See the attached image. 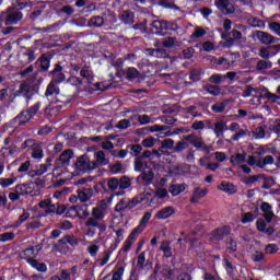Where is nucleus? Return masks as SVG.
Instances as JSON below:
<instances>
[{"instance_id":"35","label":"nucleus","mask_w":280,"mask_h":280,"mask_svg":"<svg viewBox=\"0 0 280 280\" xmlns=\"http://www.w3.org/2000/svg\"><path fill=\"white\" fill-rule=\"evenodd\" d=\"M255 220H257V210L243 213L241 217V222L243 224H248V222H254Z\"/></svg>"},{"instance_id":"61","label":"nucleus","mask_w":280,"mask_h":280,"mask_svg":"<svg viewBox=\"0 0 280 280\" xmlns=\"http://www.w3.org/2000/svg\"><path fill=\"white\" fill-rule=\"evenodd\" d=\"M167 196H170L167 194V189L161 188V187L156 188V190H155V198H159L160 200H163V199L167 198Z\"/></svg>"},{"instance_id":"12","label":"nucleus","mask_w":280,"mask_h":280,"mask_svg":"<svg viewBox=\"0 0 280 280\" xmlns=\"http://www.w3.org/2000/svg\"><path fill=\"white\" fill-rule=\"evenodd\" d=\"M80 77L82 78L81 80L85 84V88L91 86L95 80V74L93 73V69L91 66H82L80 70Z\"/></svg>"},{"instance_id":"3","label":"nucleus","mask_w":280,"mask_h":280,"mask_svg":"<svg viewBox=\"0 0 280 280\" xmlns=\"http://www.w3.org/2000/svg\"><path fill=\"white\" fill-rule=\"evenodd\" d=\"M172 277H174V269L167 265L161 267L160 264H156L149 280H172Z\"/></svg>"},{"instance_id":"23","label":"nucleus","mask_w":280,"mask_h":280,"mask_svg":"<svg viewBox=\"0 0 280 280\" xmlns=\"http://www.w3.org/2000/svg\"><path fill=\"white\" fill-rule=\"evenodd\" d=\"M151 27L156 30V32H163L170 30V22L163 20H155L151 23Z\"/></svg>"},{"instance_id":"44","label":"nucleus","mask_w":280,"mask_h":280,"mask_svg":"<svg viewBox=\"0 0 280 280\" xmlns=\"http://www.w3.org/2000/svg\"><path fill=\"white\" fill-rule=\"evenodd\" d=\"M163 150H174V140L170 138L163 140L161 147L159 148V152H163Z\"/></svg>"},{"instance_id":"49","label":"nucleus","mask_w":280,"mask_h":280,"mask_svg":"<svg viewBox=\"0 0 280 280\" xmlns=\"http://www.w3.org/2000/svg\"><path fill=\"white\" fill-rule=\"evenodd\" d=\"M160 250L164 253V257H172V247L170 246V242H163L160 246Z\"/></svg>"},{"instance_id":"50","label":"nucleus","mask_w":280,"mask_h":280,"mask_svg":"<svg viewBox=\"0 0 280 280\" xmlns=\"http://www.w3.org/2000/svg\"><path fill=\"white\" fill-rule=\"evenodd\" d=\"M249 25H252V27H259L260 30H264V27H266V23L257 18H250L248 20Z\"/></svg>"},{"instance_id":"18","label":"nucleus","mask_w":280,"mask_h":280,"mask_svg":"<svg viewBox=\"0 0 280 280\" xmlns=\"http://www.w3.org/2000/svg\"><path fill=\"white\" fill-rule=\"evenodd\" d=\"M51 161H54V159L48 158L46 164L39 165V168L35 172H30V176H43V174L49 172V170H51Z\"/></svg>"},{"instance_id":"24","label":"nucleus","mask_w":280,"mask_h":280,"mask_svg":"<svg viewBox=\"0 0 280 280\" xmlns=\"http://www.w3.org/2000/svg\"><path fill=\"white\" fill-rule=\"evenodd\" d=\"M30 119H32V115H30V112L23 110L14 118V121L15 124H18V126H25V124H27Z\"/></svg>"},{"instance_id":"21","label":"nucleus","mask_w":280,"mask_h":280,"mask_svg":"<svg viewBox=\"0 0 280 280\" xmlns=\"http://www.w3.org/2000/svg\"><path fill=\"white\" fill-rule=\"evenodd\" d=\"M51 73H52V80L56 83L65 82V80L67 79L65 73H62V66L60 65H56Z\"/></svg>"},{"instance_id":"57","label":"nucleus","mask_w":280,"mask_h":280,"mask_svg":"<svg viewBox=\"0 0 280 280\" xmlns=\"http://www.w3.org/2000/svg\"><path fill=\"white\" fill-rule=\"evenodd\" d=\"M224 80H226V77L222 74H212L209 78V82H211V84H220V82H224Z\"/></svg>"},{"instance_id":"13","label":"nucleus","mask_w":280,"mask_h":280,"mask_svg":"<svg viewBox=\"0 0 280 280\" xmlns=\"http://www.w3.org/2000/svg\"><path fill=\"white\" fill-rule=\"evenodd\" d=\"M176 213V208L174 206H167L162 208L155 213L156 220H167L168 218H172Z\"/></svg>"},{"instance_id":"42","label":"nucleus","mask_w":280,"mask_h":280,"mask_svg":"<svg viewBox=\"0 0 280 280\" xmlns=\"http://www.w3.org/2000/svg\"><path fill=\"white\" fill-rule=\"evenodd\" d=\"M275 164V158L272 155H267L262 159H260V162L258 163V167L260 170H264L267 165Z\"/></svg>"},{"instance_id":"27","label":"nucleus","mask_w":280,"mask_h":280,"mask_svg":"<svg viewBox=\"0 0 280 280\" xmlns=\"http://www.w3.org/2000/svg\"><path fill=\"white\" fill-rule=\"evenodd\" d=\"M230 163H232V165H242V163H246V152L234 153L230 159Z\"/></svg>"},{"instance_id":"9","label":"nucleus","mask_w":280,"mask_h":280,"mask_svg":"<svg viewBox=\"0 0 280 280\" xmlns=\"http://www.w3.org/2000/svg\"><path fill=\"white\" fill-rule=\"evenodd\" d=\"M237 0H214V4L223 14H235L234 3Z\"/></svg>"},{"instance_id":"14","label":"nucleus","mask_w":280,"mask_h":280,"mask_svg":"<svg viewBox=\"0 0 280 280\" xmlns=\"http://www.w3.org/2000/svg\"><path fill=\"white\" fill-rule=\"evenodd\" d=\"M207 194H209V189L195 187L192 196L190 198L191 205H196L197 202H199V200H202V198L207 197Z\"/></svg>"},{"instance_id":"41","label":"nucleus","mask_w":280,"mask_h":280,"mask_svg":"<svg viewBox=\"0 0 280 280\" xmlns=\"http://www.w3.org/2000/svg\"><path fill=\"white\" fill-rule=\"evenodd\" d=\"M126 270V267L124 265H116L115 271L113 273L112 280H121L124 277V272Z\"/></svg>"},{"instance_id":"63","label":"nucleus","mask_w":280,"mask_h":280,"mask_svg":"<svg viewBox=\"0 0 280 280\" xmlns=\"http://www.w3.org/2000/svg\"><path fill=\"white\" fill-rule=\"evenodd\" d=\"M270 32H273L277 36H280V23L279 22H270L269 23Z\"/></svg>"},{"instance_id":"22","label":"nucleus","mask_w":280,"mask_h":280,"mask_svg":"<svg viewBox=\"0 0 280 280\" xmlns=\"http://www.w3.org/2000/svg\"><path fill=\"white\" fill-rule=\"evenodd\" d=\"M36 60V56L34 55V50L27 48L25 52L20 57V62L22 65H30V62H34Z\"/></svg>"},{"instance_id":"54","label":"nucleus","mask_w":280,"mask_h":280,"mask_svg":"<svg viewBox=\"0 0 280 280\" xmlns=\"http://www.w3.org/2000/svg\"><path fill=\"white\" fill-rule=\"evenodd\" d=\"M108 167L112 174H119L121 170H124V164H121V162H116L115 164H110Z\"/></svg>"},{"instance_id":"43","label":"nucleus","mask_w":280,"mask_h":280,"mask_svg":"<svg viewBox=\"0 0 280 280\" xmlns=\"http://www.w3.org/2000/svg\"><path fill=\"white\" fill-rule=\"evenodd\" d=\"M69 84L72 86H77V89H82L85 83H83L82 79L75 77V74H71V77L68 79Z\"/></svg>"},{"instance_id":"40","label":"nucleus","mask_w":280,"mask_h":280,"mask_svg":"<svg viewBox=\"0 0 280 280\" xmlns=\"http://www.w3.org/2000/svg\"><path fill=\"white\" fill-rule=\"evenodd\" d=\"M131 119H137L140 126H147V124H152V117L145 114L131 116Z\"/></svg>"},{"instance_id":"59","label":"nucleus","mask_w":280,"mask_h":280,"mask_svg":"<svg viewBox=\"0 0 280 280\" xmlns=\"http://www.w3.org/2000/svg\"><path fill=\"white\" fill-rule=\"evenodd\" d=\"M18 10H25V8H32V1L30 0H16Z\"/></svg>"},{"instance_id":"30","label":"nucleus","mask_w":280,"mask_h":280,"mask_svg":"<svg viewBox=\"0 0 280 280\" xmlns=\"http://www.w3.org/2000/svg\"><path fill=\"white\" fill-rule=\"evenodd\" d=\"M40 245H35V246H32L30 248H26L24 250V255L25 257H28V259H34V257H37L38 256V253H40Z\"/></svg>"},{"instance_id":"48","label":"nucleus","mask_w":280,"mask_h":280,"mask_svg":"<svg viewBox=\"0 0 280 280\" xmlns=\"http://www.w3.org/2000/svg\"><path fill=\"white\" fill-rule=\"evenodd\" d=\"M144 229L145 228L143 225H140V223H139V225L136 226L132 230V232L129 234V240H133V241L137 240V237H139V235H141V233H143Z\"/></svg>"},{"instance_id":"34","label":"nucleus","mask_w":280,"mask_h":280,"mask_svg":"<svg viewBox=\"0 0 280 280\" xmlns=\"http://www.w3.org/2000/svg\"><path fill=\"white\" fill-rule=\"evenodd\" d=\"M27 262L32 268H35V270H38V272H47V265L44 262H38L36 259H27Z\"/></svg>"},{"instance_id":"8","label":"nucleus","mask_w":280,"mask_h":280,"mask_svg":"<svg viewBox=\"0 0 280 280\" xmlns=\"http://www.w3.org/2000/svg\"><path fill=\"white\" fill-rule=\"evenodd\" d=\"M24 148H31L33 151L31 156L32 159H35L36 161H40L45 156V153L43 152V147L40 143L34 141V140H26L23 143Z\"/></svg>"},{"instance_id":"2","label":"nucleus","mask_w":280,"mask_h":280,"mask_svg":"<svg viewBox=\"0 0 280 280\" xmlns=\"http://www.w3.org/2000/svg\"><path fill=\"white\" fill-rule=\"evenodd\" d=\"M107 185V191H110L112 194H115L117 189H128L131 187L132 182L130 178L122 176L120 178L117 177H110L106 180Z\"/></svg>"},{"instance_id":"1","label":"nucleus","mask_w":280,"mask_h":280,"mask_svg":"<svg viewBox=\"0 0 280 280\" xmlns=\"http://www.w3.org/2000/svg\"><path fill=\"white\" fill-rule=\"evenodd\" d=\"M113 200L114 196L106 197L98 202L97 207L92 209L91 217L85 221L88 237H95V230L93 229H97L100 231V235L105 233L107 225L106 222H104V218H106V211H108V207L113 205Z\"/></svg>"},{"instance_id":"51","label":"nucleus","mask_w":280,"mask_h":280,"mask_svg":"<svg viewBox=\"0 0 280 280\" xmlns=\"http://www.w3.org/2000/svg\"><path fill=\"white\" fill-rule=\"evenodd\" d=\"M226 128V125L224 124V121H218L214 124V135H217V137H219L220 135H224V130Z\"/></svg>"},{"instance_id":"29","label":"nucleus","mask_w":280,"mask_h":280,"mask_svg":"<svg viewBox=\"0 0 280 280\" xmlns=\"http://www.w3.org/2000/svg\"><path fill=\"white\" fill-rule=\"evenodd\" d=\"M95 161L98 165H108L110 161L106 158V152L97 151L94 153Z\"/></svg>"},{"instance_id":"62","label":"nucleus","mask_w":280,"mask_h":280,"mask_svg":"<svg viewBox=\"0 0 280 280\" xmlns=\"http://www.w3.org/2000/svg\"><path fill=\"white\" fill-rule=\"evenodd\" d=\"M14 237H15V234L13 232H5L0 234V242H12Z\"/></svg>"},{"instance_id":"45","label":"nucleus","mask_w":280,"mask_h":280,"mask_svg":"<svg viewBox=\"0 0 280 280\" xmlns=\"http://www.w3.org/2000/svg\"><path fill=\"white\" fill-rule=\"evenodd\" d=\"M62 242H66V244H69L70 246H78L80 244V238L73 235H65Z\"/></svg>"},{"instance_id":"53","label":"nucleus","mask_w":280,"mask_h":280,"mask_svg":"<svg viewBox=\"0 0 280 280\" xmlns=\"http://www.w3.org/2000/svg\"><path fill=\"white\" fill-rule=\"evenodd\" d=\"M183 191H185L184 185H173L170 187V192L172 196H178L179 194H183Z\"/></svg>"},{"instance_id":"64","label":"nucleus","mask_w":280,"mask_h":280,"mask_svg":"<svg viewBox=\"0 0 280 280\" xmlns=\"http://www.w3.org/2000/svg\"><path fill=\"white\" fill-rule=\"evenodd\" d=\"M155 143H156V139H154L153 137H149L142 140L143 148H154Z\"/></svg>"},{"instance_id":"15","label":"nucleus","mask_w":280,"mask_h":280,"mask_svg":"<svg viewBox=\"0 0 280 280\" xmlns=\"http://www.w3.org/2000/svg\"><path fill=\"white\" fill-rule=\"evenodd\" d=\"M72 159H73V151L71 149H68L59 155V159L57 160V165L67 167L69 166V163Z\"/></svg>"},{"instance_id":"60","label":"nucleus","mask_w":280,"mask_h":280,"mask_svg":"<svg viewBox=\"0 0 280 280\" xmlns=\"http://www.w3.org/2000/svg\"><path fill=\"white\" fill-rule=\"evenodd\" d=\"M68 244H69V243L63 242L62 238H60V240L58 241V244H57V247H58L59 252H61V253H63V254L69 253V245H68Z\"/></svg>"},{"instance_id":"37","label":"nucleus","mask_w":280,"mask_h":280,"mask_svg":"<svg viewBox=\"0 0 280 280\" xmlns=\"http://www.w3.org/2000/svg\"><path fill=\"white\" fill-rule=\"evenodd\" d=\"M226 106H229V100L213 104L211 109L213 113H224V110H226Z\"/></svg>"},{"instance_id":"6","label":"nucleus","mask_w":280,"mask_h":280,"mask_svg":"<svg viewBox=\"0 0 280 280\" xmlns=\"http://www.w3.org/2000/svg\"><path fill=\"white\" fill-rule=\"evenodd\" d=\"M228 130H230V132H234V135L232 136V141H240V139H244V137L250 135L248 127H242L240 126V122L230 124Z\"/></svg>"},{"instance_id":"33","label":"nucleus","mask_w":280,"mask_h":280,"mask_svg":"<svg viewBox=\"0 0 280 280\" xmlns=\"http://www.w3.org/2000/svg\"><path fill=\"white\" fill-rule=\"evenodd\" d=\"M218 189H220V191H224L225 194H235V191H237L235 186L229 182H222L221 185L218 186Z\"/></svg>"},{"instance_id":"5","label":"nucleus","mask_w":280,"mask_h":280,"mask_svg":"<svg viewBox=\"0 0 280 280\" xmlns=\"http://www.w3.org/2000/svg\"><path fill=\"white\" fill-rule=\"evenodd\" d=\"M185 141H188L194 148L197 150H201V152H206V154H209L211 152V149H209V145L205 142V139L202 137H198L195 133H190L184 137Z\"/></svg>"},{"instance_id":"32","label":"nucleus","mask_w":280,"mask_h":280,"mask_svg":"<svg viewBox=\"0 0 280 280\" xmlns=\"http://www.w3.org/2000/svg\"><path fill=\"white\" fill-rule=\"evenodd\" d=\"M15 191H18V194H20V196H27V194H32V184L16 185Z\"/></svg>"},{"instance_id":"7","label":"nucleus","mask_w":280,"mask_h":280,"mask_svg":"<svg viewBox=\"0 0 280 280\" xmlns=\"http://www.w3.org/2000/svg\"><path fill=\"white\" fill-rule=\"evenodd\" d=\"M137 205H139V199L138 198H121L117 205L114 208V211H116V213H125L126 209H135V207H137Z\"/></svg>"},{"instance_id":"11","label":"nucleus","mask_w":280,"mask_h":280,"mask_svg":"<svg viewBox=\"0 0 280 280\" xmlns=\"http://www.w3.org/2000/svg\"><path fill=\"white\" fill-rule=\"evenodd\" d=\"M254 35L261 45H275V43H279V38L268 32L255 31Z\"/></svg>"},{"instance_id":"39","label":"nucleus","mask_w":280,"mask_h":280,"mask_svg":"<svg viewBox=\"0 0 280 280\" xmlns=\"http://www.w3.org/2000/svg\"><path fill=\"white\" fill-rule=\"evenodd\" d=\"M203 91H206L210 95H214V96H218V95L222 94V90L218 85L207 84V85L203 86Z\"/></svg>"},{"instance_id":"36","label":"nucleus","mask_w":280,"mask_h":280,"mask_svg":"<svg viewBox=\"0 0 280 280\" xmlns=\"http://www.w3.org/2000/svg\"><path fill=\"white\" fill-rule=\"evenodd\" d=\"M208 126V128H213V125L209 120H196L192 122V130H205V127Z\"/></svg>"},{"instance_id":"46","label":"nucleus","mask_w":280,"mask_h":280,"mask_svg":"<svg viewBox=\"0 0 280 280\" xmlns=\"http://www.w3.org/2000/svg\"><path fill=\"white\" fill-rule=\"evenodd\" d=\"M202 73H205L202 69H194L190 71L189 80L192 82H198L200 78H202Z\"/></svg>"},{"instance_id":"26","label":"nucleus","mask_w":280,"mask_h":280,"mask_svg":"<svg viewBox=\"0 0 280 280\" xmlns=\"http://www.w3.org/2000/svg\"><path fill=\"white\" fill-rule=\"evenodd\" d=\"M126 79L129 80V82H135V80H141V73H139V70H137V68H128L126 71Z\"/></svg>"},{"instance_id":"17","label":"nucleus","mask_w":280,"mask_h":280,"mask_svg":"<svg viewBox=\"0 0 280 280\" xmlns=\"http://www.w3.org/2000/svg\"><path fill=\"white\" fill-rule=\"evenodd\" d=\"M154 180V172L152 171H144L141 175L137 177V183L140 185H152Z\"/></svg>"},{"instance_id":"58","label":"nucleus","mask_w":280,"mask_h":280,"mask_svg":"<svg viewBox=\"0 0 280 280\" xmlns=\"http://www.w3.org/2000/svg\"><path fill=\"white\" fill-rule=\"evenodd\" d=\"M224 235H229V229L228 228H223L220 230L214 231V240H223Z\"/></svg>"},{"instance_id":"4","label":"nucleus","mask_w":280,"mask_h":280,"mask_svg":"<svg viewBox=\"0 0 280 280\" xmlns=\"http://www.w3.org/2000/svg\"><path fill=\"white\" fill-rule=\"evenodd\" d=\"M23 13L19 10L15 11H4L0 14V27L7 25H16L19 21H22Z\"/></svg>"},{"instance_id":"38","label":"nucleus","mask_w":280,"mask_h":280,"mask_svg":"<svg viewBox=\"0 0 280 280\" xmlns=\"http://www.w3.org/2000/svg\"><path fill=\"white\" fill-rule=\"evenodd\" d=\"M104 25V18L97 15L89 20L88 27H102Z\"/></svg>"},{"instance_id":"10","label":"nucleus","mask_w":280,"mask_h":280,"mask_svg":"<svg viewBox=\"0 0 280 280\" xmlns=\"http://www.w3.org/2000/svg\"><path fill=\"white\" fill-rule=\"evenodd\" d=\"M97 165L95 162H91L88 155H81L75 162V168L78 172H89V170H95Z\"/></svg>"},{"instance_id":"20","label":"nucleus","mask_w":280,"mask_h":280,"mask_svg":"<svg viewBox=\"0 0 280 280\" xmlns=\"http://www.w3.org/2000/svg\"><path fill=\"white\" fill-rule=\"evenodd\" d=\"M261 211L264 212V218L266 222H272L275 218V212H272V206L268 202H262L260 206Z\"/></svg>"},{"instance_id":"16","label":"nucleus","mask_w":280,"mask_h":280,"mask_svg":"<svg viewBox=\"0 0 280 280\" xmlns=\"http://www.w3.org/2000/svg\"><path fill=\"white\" fill-rule=\"evenodd\" d=\"M78 198L81 202H89L94 196L93 188H80L77 190Z\"/></svg>"},{"instance_id":"31","label":"nucleus","mask_w":280,"mask_h":280,"mask_svg":"<svg viewBox=\"0 0 280 280\" xmlns=\"http://www.w3.org/2000/svg\"><path fill=\"white\" fill-rule=\"evenodd\" d=\"M46 97H51V95H60V88L51 81L45 92Z\"/></svg>"},{"instance_id":"25","label":"nucleus","mask_w":280,"mask_h":280,"mask_svg":"<svg viewBox=\"0 0 280 280\" xmlns=\"http://www.w3.org/2000/svg\"><path fill=\"white\" fill-rule=\"evenodd\" d=\"M119 20L125 23V25H132L135 23V13H132V11H124L119 15Z\"/></svg>"},{"instance_id":"28","label":"nucleus","mask_w":280,"mask_h":280,"mask_svg":"<svg viewBox=\"0 0 280 280\" xmlns=\"http://www.w3.org/2000/svg\"><path fill=\"white\" fill-rule=\"evenodd\" d=\"M115 248H116V246L115 247L112 246L103 253V257L97 260V262L101 267L106 266V264H108V261H110V257L113 256V250Z\"/></svg>"},{"instance_id":"47","label":"nucleus","mask_w":280,"mask_h":280,"mask_svg":"<svg viewBox=\"0 0 280 280\" xmlns=\"http://www.w3.org/2000/svg\"><path fill=\"white\" fill-rule=\"evenodd\" d=\"M257 71H265V69H272V61L259 60L256 65Z\"/></svg>"},{"instance_id":"55","label":"nucleus","mask_w":280,"mask_h":280,"mask_svg":"<svg viewBox=\"0 0 280 280\" xmlns=\"http://www.w3.org/2000/svg\"><path fill=\"white\" fill-rule=\"evenodd\" d=\"M258 56L260 58H264L265 60H268L269 58H272V54H270V47H262L259 49Z\"/></svg>"},{"instance_id":"56","label":"nucleus","mask_w":280,"mask_h":280,"mask_svg":"<svg viewBox=\"0 0 280 280\" xmlns=\"http://www.w3.org/2000/svg\"><path fill=\"white\" fill-rule=\"evenodd\" d=\"M101 148L103 150H114L115 149V144L113 142H110V140H108V137H104L103 138V142L101 143Z\"/></svg>"},{"instance_id":"52","label":"nucleus","mask_w":280,"mask_h":280,"mask_svg":"<svg viewBox=\"0 0 280 280\" xmlns=\"http://www.w3.org/2000/svg\"><path fill=\"white\" fill-rule=\"evenodd\" d=\"M189 148V141L185 140L178 141L174 148L175 152H183V150H187Z\"/></svg>"},{"instance_id":"19","label":"nucleus","mask_w":280,"mask_h":280,"mask_svg":"<svg viewBox=\"0 0 280 280\" xmlns=\"http://www.w3.org/2000/svg\"><path fill=\"white\" fill-rule=\"evenodd\" d=\"M19 95H23L26 100H30L34 94V86L28 83H22L18 90Z\"/></svg>"}]
</instances>
